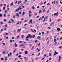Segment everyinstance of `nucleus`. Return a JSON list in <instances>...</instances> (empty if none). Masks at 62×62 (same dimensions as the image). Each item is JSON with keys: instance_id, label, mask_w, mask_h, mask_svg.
<instances>
[{"instance_id": "nucleus-1", "label": "nucleus", "mask_w": 62, "mask_h": 62, "mask_svg": "<svg viewBox=\"0 0 62 62\" xmlns=\"http://www.w3.org/2000/svg\"><path fill=\"white\" fill-rule=\"evenodd\" d=\"M21 7L20 6H19V8H18V9H16V10H15V11L16 12H17V11H19V10L22 9V8H21Z\"/></svg>"}, {"instance_id": "nucleus-2", "label": "nucleus", "mask_w": 62, "mask_h": 62, "mask_svg": "<svg viewBox=\"0 0 62 62\" xmlns=\"http://www.w3.org/2000/svg\"><path fill=\"white\" fill-rule=\"evenodd\" d=\"M58 16V12H57L56 13H54V16Z\"/></svg>"}, {"instance_id": "nucleus-3", "label": "nucleus", "mask_w": 62, "mask_h": 62, "mask_svg": "<svg viewBox=\"0 0 62 62\" xmlns=\"http://www.w3.org/2000/svg\"><path fill=\"white\" fill-rule=\"evenodd\" d=\"M58 54V52H56V51H55V52H54V55H55L56 54Z\"/></svg>"}, {"instance_id": "nucleus-4", "label": "nucleus", "mask_w": 62, "mask_h": 62, "mask_svg": "<svg viewBox=\"0 0 62 62\" xmlns=\"http://www.w3.org/2000/svg\"><path fill=\"white\" fill-rule=\"evenodd\" d=\"M16 16H18V17H19L20 15H19V14L18 13H17L16 14Z\"/></svg>"}, {"instance_id": "nucleus-5", "label": "nucleus", "mask_w": 62, "mask_h": 62, "mask_svg": "<svg viewBox=\"0 0 62 62\" xmlns=\"http://www.w3.org/2000/svg\"><path fill=\"white\" fill-rule=\"evenodd\" d=\"M61 56H59V62H60V60H61Z\"/></svg>"}, {"instance_id": "nucleus-6", "label": "nucleus", "mask_w": 62, "mask_h": 62, "mask_svg": "<svg viewBox=\"0 0 62 62\" xmlns=\"http://www.w3.org/2000/svg\"><path fill=\"white\" fill-rule=\"evenodd\" d=\"M40 38H41L39 36H38V37H37L38 39H39V40H40L41 39Z\"/></svg>"}, {"instance_id": "nucleus-7", "label": "nucleus", "mask_w": 62, "mask_h": 62, "mask_svg": "<svg viewBox=\"0 0 62 62\" xmlns=\"http://www.w3.org/2000/svg\"><path fill=\"white\" fill-rule=\"evenodd\" d=\"M28 52V51H26L25 52V54H27Z\"/></svg>"}, {"instance_id": "nucleus-8", "label": "nucleus", "mask_w": 62, "mask_h": 62, "mask_svg": "<svg viewBox=\"0 0 62 62\" xmlns=\"http://www.w3.org/2000/svg\"><path fill=\"white\" fill-rule=\"evenodd\" d=\"M19 47H21V46H23V45L21 44V45H19Z\"/></svg>"}, {"instance_id": "nucleus-9", "label": "nucleus", "mask_w": 62, "mask_h": 62, "mask_svg": "<svg viewBox=\"0 0 62 62\" xmlns=\"http://www.w3.org/2000/svg\"><path fill=\"white\" fill-rule=\"evenodd\" d=\"M60 29L59 28H57V30H58V31H60Z\"/></svg>"}, {"instance_id": "nucleus-10", "label": "nucleus", "mask_w": 62, "mask_h": 62, "mask_svg": "<svg viewBox=\"0 0 62 62\" xmlns=\"http://www.w3.org/2000/svg\"><path fill=\"white\" fill-rule=\"evenodd\" d=\"M53 23H54V22H52L50 24L51 26H52V25H53Z\"/></svg>"}, {"instance_id": "nucleus-11", "label": "nucleus", "mask_w": 62, "mask_h": 62, "mask_svg": "<svg viewBox=\"0 0 62 62\" xmlns=\"http://www.w3.org/2000/svg\"><path fill=\"white\" fill-rule=\"evenodd\" d=\"M24 13H25V12H23V14H22V16H23V15H24Z\"/></svg>"}, {"instance_id": "nucleus-12", "label": "nucleus", "mask_w": 62, "mask_h": 62, "mask_svg": "<svg viewBox=\"0 0 62 62\" xmlns=\"http://www.w3.org/2000/svg\"><path fill=\"white\" fill-rule=\"evenodd\" d=\"M13 2H12V3H11L10 4V6H12V5H13Z\"/></svg>"}, {"instance_id": "nucleus-13", "label": "nucleus", "mask_w": 62, "mask_h": 62, "mask_svg": "<svg viewBox=\"0 0 62 62\" xmlns=\"http://www.w3.org/2000/svg\"><path fill=\"white\" fill-rule=\"evenodd\" d=\"M29 38V36H27V37H25L26 39H28Z\"/></svg>"}, {"instance_id": "nucleus-14", "label": "nucleus", "mask_w": 62, "mask_h": 62, "mask_svg": "<svg viewBox=\"0 0 62 62\" xmlns=\"http://www.w3.org/2000/svg\"><path fill=\"white\" fill-rule=\"evenodd\" d=\"M15 45V47H17L18 46L17 45V44H16V43H15L14 44Z\"/></svg>"}, {"instance_id": "nucleus-15", "label": "nucleus", "mask_w": 62, "mask_h": 62, "mask_svg": "<svg viewBox=\"0 0 62 62\" xmlns=\"http://www.w3.org/2000/svg\"><path fill=\"white\" fill-rule=\"evenodd\" d=\"M35 35H33L32 37V38H35Z\"/></svg>"}, {"instance_id": "nucleus-16", "label": "nucleus", "mask_w": 62, "mask_h": 62, "mask_svg": "<svg viewBox=\"0 0 62 62\" xmlns=\"http://www.w3.org/2000/svg\"><path fill=\"white\" fill-rule=\"evenodd\" d=\"M2 14H0V17H2Z\"/></svg>"}, {"instance_id": "nucleus-17", "label": "nucleus", "mask_w": 62, "mask_h": 62, "mask_svg": "<svg viewBox=\"0 0 62 62\" xmlns=\"http://www.w3.org/2000/svg\"><path fill=\"white\" fill-rule=\"evenodd\" d=\"M7 27V24L5 25L4 27H5V28H6Z\"/></svg>"}, {"instance_id": "nucleus-18", "label": "nucleus", "mask_w": 62, "mask_h": 62, "mask_svg": "<svg viewBox=\"0 0 62 62\" xmlns=\"http://www.w3.org/2000/svg\"><path fill=\"white\" fill-rule=\"evenodd\" d=\"M21 55H19L18 56V57H19V58H20V57H21Z\"/></svg>"}, {"instance_id": "nucleus-19", "label": "nucleus", "mask_w": 62, "mask_h": 62, "mask_svg": "<svg viewBox=\"0 0 62 62\" xmlns=\"http://www.w3.org/2000/svg\"><path fill=\"white\" fill-rule=\"evenodd\" d=\"M32 8L33 9H35V7H34V6H33L32 7Z\"/></svg>"}, {"instance_id": "nucleus-20", "label": "nucleus", "mask_w": 62, "mask_h": 62, "mask_svg": "<svg viewBox=\"0 0 62 62\" xmlns=\"http://www.w3.org/2000/svg\"><path fill=\"white\" fill-rule=\"evenodd\" d=\"M54 42H55V41H56V39H54Z\"/></svg>"}, {"instance_id": "nucleus-21", "label": "nucleus", "mask_w": 62, "mask_h": 62, "mask_svg": "<svg viewBox=\"0 0 62 62\" xmlns=\"http://www.w3.org/2000/svg\"><path fill=\"white\" fill-rule=\"evenodd\" d=\"M25 40H26V41H28V40H29V39H25Z\"/></svg>"}, {"instance_id": "nucleus-22", "label": "nucleus", "mask_w": 62, "mask_h": 62, "mask_svg": "<svg viewBox=\"0 0 62 62\" xmlns=\"http://www.w3.org/2000/svg\"><path fill=\"white\" fill-rule=\"evenodd\" d=\"M11 21L12 22V23H14V20H13V19H11Z\"/></svg>"}, {"instance_id": "nucleus-23", "label": "nucleus", "mask_w": 62, "mask_h": 62, "mask_svg": "<svg viewBox=\"0 0 62 62\" xmlns=\"http://www.w3.org/2000/svg\"><path fill=\"white\" fill-rule=\"evenodd\" d=\"M32 20L31 19L30 20V22H29V23H30L31 22H32Z\"/></svg>"}, {"instance_id": "nucleus-24", "label": "nucleus", "mask_w": 62, "mask_h": 62, "mask_svg": "<svg viewBox=\"0 0 62 62\" xmlns=\"http://www.w3.org/2000/svg\"><path fill=\"white\" fill-rule=\"evenodd\" d=\"M19 37H20V36H17V39H18V38H19Z\"/></svg>"}, {"instance_id": "nucleus-25", "label": "nucleus", "mask_w": 62, "mask_h": 62, "mask_svg": "<svg viewBox=\"0 0 62 62\" xmlns=\"http://www.w3.org/2000/svg\"><path fill=\"white\" fill-rule=\"evenodd\" d=\"M23 35H21V37L22 38H23Z\"/></svg>"}, {"instance_id": "nucleus-26", "label": "nucleus", "mask_w": 62, "mask_h": 62, "mask_svg": "<svg viewBox=\"0 0 62 62\" xmlns=\"http://www.w3.org/2000/svg\"><path fill=\"white\" fill-rule=\"evenodd\" d=\"M47 6H50V4L49 3H48L46 5Z\"/></svg>"}, {"instance_id": "nucleus-27", "label": "nucleus", "mask_w": 62, "mask_h": 62, "mask_svg": "<svg viewBox=\"0 0 62 62\" xmlns=\"http://www.w3.org/2000/svg\"><path fill=\"white\" fill-rule=\"evenodd\" d=\"M39 35H41V33L40 32H39Z\"/></svg>"}, {"instance_id": "nucleus-28", "label": "nucleus", "mask_w": 62, "mask_h": 62, "mask_svg": "<svg viewBox=\"0 0 62 62\" xmlns=\"http://www.w3.org/2000/svg\"><path fill=\"white\" fill-rule=\"evenodd\" d=\"M49 55L50 56H51V53H50L49 54Z\"/></svg>"}, {"instance_id": "nucleus-29", "label": "nucleus", "mask_w": 62, "mask_h": 62, "mask_svg": "<svg viewBox=\"0 0 62 62\" xmlns=\"http://www.w3.org/2000/svg\"><path fill=\"white\" fill-rule=\"evenodd\" d=\"M3 10H4L5 9V8L3 7Z\"/></svg>"}, {"instance_id": "nucleus-30", "label": "nucleus", "mask_w": 62, "mask_h": 62, "mask_svg": "<svg viewBox=\"0 0 62 62\" xmlns=\"http://www.w3.org/2000/svg\"><path fill=\"white\" fill-rule=\"evenodd\" d=\"M49 60H52V58L50 57L49 59Z\"/></svg>"}, {"instance_id": "nucleus-31", "label": "nucleus", "mask_w": 62, "mask_h": 62, "mask_svg": "<svg viewBox=\"0 0 62 62\" xmlns=\"http://www.w3.org/2000/svg\"><path fill=\"white\" fill-rule=\"evenodd\" d=\"M4 16L5 17H6V15L5 14H4Z\"/></svg>"}, {"instance_id": "nucleus-32", "label": "nucleus", "mask_w": 62, "mask_h": 62, "mask_svg": "<svg viewBox=\"0 0 62 62\" xmlns=\"http://www.w3.org/2000/svg\"><path fill=\"white\" fill-rule=\"evenodd\" d=\"M4 22H6L7 21V20L4 19Z\"/></svg>"}, {"instance_id": "nucleus-33", "label": "nucleus", "mask_w": 62, "mask_h": 62, "mask_svg": "<svg viewBox=\"0 0 62 62\" xmlns=\"http://www.w3.org/2000/svg\"><path fill=\"white\" fill-rule=\"evenodd\" d=\"M7 13V10H5V13Z\"/></svg>"}, {"instance_id": "nucleus-34", "label": "nucleus", "mask_w": 62, "mask_h": 62, "mask_svg": "<svg viewBox=\"0 0 62 62\" xmlns=\"http://www.w3.org/2000/svg\"><path fill=\"white\" fill-rule=\"evenodd\" d=\"M41 10H40L39 11V13H41Z\"/></svg>"}, {"instance_id": "nucleus-35", "label": "nucleus", "mask_w": 62, "mask_h": 62, "mask_svg": "<svg viewBox=\"0 0 62 62\" xmlns=\"http://www.w3.org/2000/svg\"><path fill=\"white\" fill-rule=\"evenodd\" d=\"M10 54L9 53L8 54V57H9V55Z\"/></svg>"}, {"instance_id": "nucleus-36", "label": "nucleus", "mask_w": 62, "mask_h": 62, "mask_svg": "<svg viewBox=\"0 0 62 62\" xmlns=\"http://www.w3.org/2000/svg\"><path fill=\"white\" fill-rule=\"evenodd\" d=\"M22 8H24V6H22Z\"/></svg>"}, {"instance_id": "nucleus-37", "label": "nucleus", "mask_w": 62, "mask_h": 62, "mask_svg": "<svg viewBox=\"0 0 62 62\" xmlns=\"http://www.w3.org/2000/svg\"><path fill=\"white\" fill-rule=\"evenodd\" d=\"M8 23H11V22H10V20H9Z\"/></svg>"}, {"instance_id": "nucleus-38", "label": "nucleus", "mask_w": 62, "mask_h": 62, "mask_svg": "<svg viewBox=\"0 0 62 62\" xmlns=\"http://www.w3.org/2000/svg\"><path fill=\"white\" fill-rule=\"evenodd\" d=\"M0 59H1V60H3V58H1Z\"/></svg>"}, {"instance_id": "nucleus-39", "label": "nucleus", "mask_w": 62, "mask_h": 62, "mask_svg": "<svg viewBox=\"0 0 62 62\" xmlns=\"http://www.w3.org/2000/svg\"><path fill=\"white\" fill-rule=\"evenodd\" d=\"M45 19H46V18H45L44 20L43 21V22H44L45 20Z\"/></svg>"}, {"instance_id": "nucleus-40", "label": "nucleus", "mask_w": 62, "mask_h": 62, "mask_svg": "<svg viewBox=\"0 0 62 62\" xmlns=\"http://www.w3.org/2000/svg\"><path fill=\"white\" fill-rule=\"evenodd\" d=\"M12 53L11 52H10V55H11H11H12Z\"/></svg>"}, {"instance_id": "nucleus-41", "label": "nucleus", "mask_w": 62, "mask_h": 62, "mask_svg": "<svg viewBox=\"0 0 62 62\" xmlns=\"http://www.w3.org/2000/svg\"><path fill=\"white\" fill-rule=\"evenodd\" d=\"M29 17H31V14H29Z\"/></svg>"}, {"instance_id": "nucleus-42", "label": "nucleus", "mask_w": 62, "mask_h": 62, "mask_svg": "<svg viewBox=\"0 0 62 62\" xmlns=\"http://www.w3.org/2000/svg\"><path fill=\"white\" fill-rule=\"evenodd\" d=\"M16 16L15 15H14L13 16V18H15V16Z\"/></svg>"}, {"instance_id": "nucleus-43", "label": "nucleus", "mask_w": 62, "mask_h": 62, "mask_svg": "<svg viewBox=\"0 0 62 62\" xmlns=\"http://www.w3.org/2000/svg\"><path fill=\"white\" fill-rule=\"evenodd\" d=\"M40 51V49H39L38 50V52H39Z\"/></svg>"}, {"instance_id": "nucleus-44", "label": "nucleus", "mask_w": 62, "mask_h": 62, "mask_svg": "<svg viewBox=\"0 0 62 62\" xmlns=\"http://www.w3.org/2000/svg\"><path fill=\"white\" fill-rule=\"evenodd\" d=\"M14 37H12V39H14Z\"/></svg>"}, {"instance_id": "nucleus-45", "label": "nucleus", "mask_w": 62, "mask_h": 62, "mask_svg": "<svg viewBox=\"0 0 62 62\" xmlns=\"http://www.w3.org/2000/svg\"><path fill=\"white\" fill-rule=\"evenodd\" d=\"M45 9H44V10H43V12H45Z\"/></svg>"}, {"instance_id": "nucleus-46", "label": "nucleus", "mask_w": 62, "mask_h": 62, "mask_svg": "<svg viewBox=\"0 0 62 62\" xmlns=\"http://www.w3.org/2000/svg\"><path fill=\"white\" fill-rule=\"evenodd\" d=\"M5 53H6V52H3V54H5Z\"/></svg>"}, {"instance_id": "nucleus-47", "label": "nucleus", "mask_w": 62, "mask_h": 62, "mask_svg": "<svg viewBox=\"0 0 62 62\" xmlns=\"http://www.w3.org/2000/svg\"><path fill=\"white\" fill-rule=\"evenodd\" d=\"M34 48V46H32V47L31 48V50H33V48Z\"/></svg>"}, {"instance_id": "nucleus-48", "label": "nucleus", "mask_w": 62, "mask_h": 62, "mask_svg": "<svg viewBox=\"0 0 62 62\" xmlns=\"http://www.w3.org/2000/svg\"><path fill=\"white\" fill-rule=\"evenodd\" d=\"M31 31H32V32H34V31L33 30H32L31 29Z\"/></svg>"}, {"instance_id": "nucleus-49", "label": "nucleus", "mask_w": 62, "mask_h": 62, "mask_svg": "<svg viewBox=\"0 0 62 62\" xmlns=\"http://www.w3.org/2000/svg\"><path fill=\"white\" fill-rule=\"evenodd\" d=\"M8 37L7 36L6 37V39H8Z\"/></svg>"}, {"instance_id": "nucleus-50", "label": "nucleus", "mask_w": 62, "mask_h": 62, "mask_svg": "<svg viewBox=\"0 0 62 62\" xmlns=\"http://www.w3.org/2000/svg\"><path fill=\"white\" fill-rule=\"evenodd\" d=\"M60 3H61V4H62V2L61 1V0H60Z\"/></svg>"}, {"instance_id": "nucleus-51", "label": "nucleus", "mask_w": 62, "mask_h": 62, "mask_svg": "<svg viewBox=\"0 0 62 62\" xmlns=\"http://www.w3.org/2000/svg\"><path fill=\"white\" fill-rule=\"evenodd\" d=\"M60 49H61L62 48V46H61L59 47Z\"/></svg>"}, {"instance_id": "nucleus-52", "label": "nucleus", "mask_w": 62, "mask_h": 62, "mask_svg": "<svg viewBox=\"0 0 62 62\" xmlns=\"http://www.w3.org/2000/svg\"><path fill=\"white\" fill-rule=\"evenodd\" d=\"M0 24H3V23L2 22H0Z\"/></svg>"}, {"instance_id": "nucleus-53", "label": "nucleus", "mask_w": 62, "mask_h": 62, "mask_svg": "<svg viewBox=\"0 0 62 62\" xmlns=\"http://www.w3.org/2000/svg\"><path fill=\"white\" fill-rule=\"evenodd\" d=\"M49 33V31H47V33L48 34Z\"/></svg>"}, {"instance_id": "nucleus-54", "label": "nucleus", "mask_w": 62, "mask_h": 62, "mask_svg": "<svg viewBox=\"0 0 62 62\" xmlns=\"http://www.w3.org/2000/svg\"><path fill=\"white\" fill-rule=\"evenodd\" d=\"M40 54V53H39L38 55V56H39V54Z\"/></svg>"}, {"instance_id": "nucleus-55", "label": "nucleus", "mask_w": 62, "mask_h": 62, "mask_svg": "<svg viewBox=\"0 0 62 62\" xmlns=\"http://www.w3.org/2000/svg\"><path fill=\"white\" fill-rule=\"evenodd\" d=\"M52 21V19L51 18L50 19V22H51Z\"/></svg>"}, {"instance_id": "nucleus-56", "label": "nucleus", "mask_w": 62, "mask_h": 62, "mask_svg": "<svg viewBox=\"0 0 62 62\" xmlns=\"http://www.w3.org/2000/svg\"><path fill=\"white\" fill-rule=\"evenodd\" d=\"M38 15V14L37 13L35 14V16H36V15Z\"/></svg>"}, {"instance_id": "nucleus-57", "label": "nucleus", "mask_w": 62, "mask_h": 62, "mask_svg": "<svg viewBox=\"0 0 62 62\" xmlns=\"http://www.w3.org/2000/svg\"><path fill=\"white\" fill-rule=\"evenodd\" d=\"M37 41H38V40H36L35 41V42L36 43Z\"/></svg>"}, {"instance_id": "nucleus-58", "label": "nucleus", "mask_w": 62, "mask_h": 62, "mask_svg": "<svg viewBox=\"0 0 62 62\" xmlns=\"http://www.w3.org/2000/svg\"><path fill=\"white\" fill-rule=\"evenodd\" d=\"M5 34L6 35H8V33H5Z\"/></svg>"}, {"instance_id": "nucleus-59", "label": "nucleus", "mask_w": 62, "mask_h": 62, "mask_svg": "<svg viewBox=\"0 0 62 62\" xmlns=\"http://www.w3.org/2000/svg\"><path fill=\"white\" fill-rule=\"evenodd\" d=\"M44 56L45 57H46V54H45L44 55Z\"/></svg>"}, {"instance_id": "nucleus-60", "label": "nucleus", "mask_w": 62, "mask_h": 62, "mask_svg": "<svg viewBox=\"0 0 62 62\" xmlns=\"http://www.w3.org/2000/svg\"><path fill=\"white\" fill-rule=\"evenodd\" d=\"M42 35H43L44 34V32H42Z\"/></svg>"}, {"instance_id": "nucleus-61", "label": "nucleus", "mask_w": 62, "mask_h": 62, "mask_svg": "<svg viewBox=\"0 0 62 62\" xmlns=\"http://www.w3.org/2000/svg\"><path fill=\"white\" fill-rule=\"evenodd\" d=\"M34 60L32 59V62H34Z\"/></svg>"}, {"instance_id": "nucleus-62", "label": "nucleus", "mask_w": 62, "mask_h": 62, "mask_svg": "<svg viewBox=\"0 0 62 62\" xmlns=\"http://www.w3.org/2000/svg\"><path fill=\"white\" fill-rule=\"evenodd\" d=\"M37 8H39V6H38L37 7Z\"/></svg>"}, {"instance_id": "nucleus-63", "label": "nucleus", "mask_w": 62, "mask_h": 62, "mask_svg": "<svg viewBox=\"0 0 62 62\" xmlns=\"http://www.w3.org/2000/svg\"><path fill=\"white\" fill-rule=\"evenodd\" d=\"M62 37L61 38H60V39L61 40H62Z\"/></svg>"}, {"instance_id": "nucleus-64", "label": "nucleus", "mask_w": 62, "mask_h": 62, "mask_svg": "<svg viewBox=\"0 0 62 62\" xmlns=\"http://www.w3.org/2000/svg\"><path fill=\"white\" fill-rule=\"evenodd\" d=\"M3 45H5V43H3Z\"/></svg>"}]
</instances>
